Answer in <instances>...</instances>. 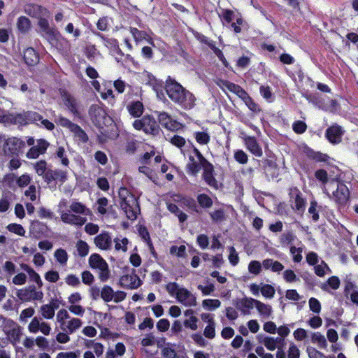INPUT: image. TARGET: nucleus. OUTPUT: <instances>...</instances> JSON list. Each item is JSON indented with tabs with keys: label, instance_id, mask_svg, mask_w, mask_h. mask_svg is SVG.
Segmentation results:
<instances>
[{
	"label": "nucleus",
	"instance_id": "60",
	"mask_svg": "<svg viewBox=\"0 0 358 358\" xmlns=\"http://www.w3.org/2000/svg\"><path fill=\"white\" fill-rule=\"evenodd\" d=\"M97 210L101 215H105L107 213L106 207L108 206V200L106 197L99 198L97 201Z\"/></svg>",
	"mask_w": 358,
	"mask_h": 358
},
{
	"label": "nucleus",
	"instance_id": "15",
	"mask_svg": "<svg viewBox=\"0 0 358 358\" xmlns=\"http://www.w3.org/2000/svg\"><path fill=\"white\" fill-rule=\"evenodd\" d=\"M67 180V172L62 169H50L47 171L44 181L50 184L53 181L64 183Z\"/></svg>",
	"mask_w": 358,
	"mask_h": 358
},
{
	"label": "nucleus",
	"instance_id": "8",
	"mask_svg": "<svg viewBox=\"0 0 358 358\" xmlns=\"http://www.w3.org/2000/svg\"><path fill=\"white\" fill-rule=\"evenodd\" d=\"M133 127L137 130H143L145 134L158 135L161 131L160 127L155 118L150 115H145L141 119L136 120Z\"/></svg>",
	"mask_w": 358,
	"mask_h": 358
},
{
	"label": "nucleus",
	"instance_id": "49",
	"mask_svg": "<svg viewBox=\"0 0 358 358\" xmlns=\"http://www.w3.org/2000/svg\"><path fill=\"white\" fill-rule=\"evenodd\" d=\"M6 229L9 231L14 233L18 236H24L25 234V232H26L24 229L23 228V227L21 224H16V223L9 224L6 227Z\"/></svg>",
	"mask_w": 358,
	"mask_h": 358
},
{
	"label": "nucleus",
	"instance_id": "27",
	"mask_svg": "<svg viewBox=\"0 0 358 358\" xmlns=\"http://www.w3.org/2000/svg\"><path fill=\"white\" fill-rule=\"evenodd\" d=\"M262 266L266 269H271L273 272L279 273L283 270L284 266L278 261L266 259L262 262Z\"/></svg>",
	"mask_w": 358,
	"mask_h": 358
},
{
	"label": "nucleus",
	"instance_id": "55",
	"mask_svg": "<svg viewBox=\"0 0 358 358\" xmlns=\"http://www.w3.org/2000/svg\"><path fill=\"white\" fill-rule=\"evenodd\" d=\"M57 157L61 159V164L64 166H68L69 160L67 158L65 150L63 147H59L56 152Z\"/></svg>",
	"mask_w": 358,
	"mask_h": 358
},
{
	"label": "nucleus",
	"instance_id": "3",
	"mask_svg": "<svg viewBox=\"0 0 358 358\" xmlns=\"http://www.w3.org/2000/svg\"><path fill=\"white\" fill-rule=\"evenodd\" d=\"M26 11L29 15L38 19V26L39 27V32L43 37L49 41L57 39L59 32L50 27L49 22L46 19L48 12L45 8L38 5H31L26 8Z\"/></svg>",
	"mask_w": 358,
	"mask_h": 358
},
{
	"label": "nucleus",
	"instance_id": "4",
	"mask_svg": "<svg viewBox=\"0 0 358 358\" xmlns=\"http://www.w3.org/2000/svg\"><path fill=\"white\" fill-rule=\"evenodd\" d=\"M120 207L127 217L131 220L137 218L140 208L136 197L125 187H120L118 192Z\"/></svg>",
	"mask_w": 358,
	"mask_h": 358
},
{
	"label": "nucleus",
	"instance_id": "31",
	"mask_svg": "<svg viewBox=\"0 0 358 358\" xmlns=\"http://www.w3.org/2000/svg\"><path fill=\"white\" fill-rule=\"evenodd\" d=\"M130 33L136 42L147 41L150 42V38L144 31H140L137 28L130 27Z\"/></svg>",
	"mask_w": 358,
	"mask_h": 358
},
{
	"label": "nucleus",
	"instance_id": "41",
	"mask_svg": "<svg viewBox=\"0 0 358 358\" xmlns=\"http://www.w3.org/2000/svg\"><path fill=\"white\" fill-rule=\"evenodd\" d=\"M202 306L209 310H215L221 306V302L218 299H208L202 301Z\"/></svg>",
	"mask_w": 358,
	"mask_h": 358
},
{
	"label": "nucleus",
	"instance_id": "11",
	"mask_svg": "<svg viewBox=\"0 0 358 358\" xmlns=\"http://www.w3.org/2000/svg\"><path fill=\"white\" fill-rule=\"evenodd\" d=\"M27 329L30 334H36L41 332L44 336H49L52 331L50 324L38 317H34L31 319Z\"/></svg>",
	"mask_w": 358,
	"mask_h": 358
},
{
	"label": "nucleus",
	"instance_id": "46",
	"mask_svg": "<svg viewBox=\"0 0 358 358\" xmlns=\"http://www.w3.org/2000/svg\"><path fill=\"white\" fill-rule=\"evenodd\" d=\"M194 137L200 145H207L210 139L209 134L205 131H196L194 133Z\"/></svg>",
	"mask_w": 358,
	"mask_h": 358
},
{
	"label": "nucleus",
	"instance_id": "61",
	"mask_svg": "<svg viewBox=\"0 0 358 358\" xmlns=\"http://www.w3.org/2000/svg\"><path fill=\"white\" fill-rule=\"evenodd\" d=\"M27 275L24 273L21 272L13 278L12 282L15 285H23L27 282Z\"/></svg>",
	"mask_w": 358,
	"mask_h": 358
},
{
	"label": "nucleus",
	"instance_id": "5",
	"mask_svg": "<svg viewBox=\"0 0 358 358\" xmlns=\"http://www.w3.org/2000/svg\"><path fill=\"white\" fill-rule=\"evenodd\" d=\"M0 323L9 342L13 345L18 344L22 335V327L13 320L2 315L0 316Z\"/></svg>",
	"mask_w": 358,
	"mask_h": 358
},
{
	"label": "nucleus",
	"instance_id": "16",
	"mask_svg": "<svg viewBox=\"0 0 358 358\" xmlns=\"http://www.w3.org/2000/svg\"><path fill=\"white\" fill-rule=\"evenodd\" d=\"M95 245L103 250H109L112 248V238L109 233L103 231L94 238Z\"/></svg>",
	"mask_w": 358,
	"mask_h": 358
},
{
	"label": "nucleus",
	"instance_id": "18",
	"mask_svg": "<svg viewBox=\"0 0 358 358\" xmlns=\"http://www.w3.org/2000/svg\"><path fill=\"white\" fill-rule=\"evenodd\" d=\"M335 201L340 203H345L350 196V192L348 187L343 183H339L337 186V189L333 193Z\"/></svg>",
	"mask_w": 358,
	"mask_h": 358
},
{
	"label": "nucleus",
	"instance_id": "13",
	"mask_svg": "<svg viewBox=\"0 0 358 358\" xmlns=\"http://www.w3.org/2000/svg\"><path fill=\"white\" fill-rule=\"evenodd\" d=\"M120 284L122 287L127 289H137L141 285V280L136 274L135 271L121 276Z\"/></svg>",
	"mask_w": 358,
	"mask_h": 358
},
{
	"label": "nucleus",
	"instance_id": "20",
	"mask_svg": "<svg viewBox=\"0 0 358 358\" xmlns=\"http://www.w3.org/2000/svg\"><path fill=\"white\" fill-rule=\"evenodd\" d=\"M82 324L80 319L71 317L65 322L62 323L60 328L63 331L72 334L81 327Z\"/></svg>",
	"mask_w": 358,
	"mask_h": 358
},
{
	"label": "nucleus",
	"instance_id": "30",
	"mask_svg": "<svg viewBox=\"0 0 358 358\" xmlns=\"http://www.w3.org/2000/svg\"><path fill=\"white\" fill-rule=\"evenodd\" d=\"M104 115L103 110L98 105H92L89 110V115L94 122H99Z\"/></svg>",
	"mask_w": 358,
	"mask_h": 358
},
{
	"label": "nucleus",
	"instance_id": "50",
	"mask_svg": "<svg viewBox=\"0 0 358 358\" xmlns=\"http://www.w3.org/2000/svg\"><path fill=\"white\" fill-rule=\"evenodd\" d=\"M31 181V177L29 174L24 173L17 178L16 185L17 187L22 188L27 186Z\"/></svg>",
	"mask_w": 358,
	"mask_h": 358
},
{
	"label": "nucleus",
	"instance_id": "57",
	"mask_svg": "<svg viewBox=\"0 0 358 358\" xmlns=\"http://www.w3.org/2000/svg\"><path fill=\"white\" fill-rule=\"evenodd\" d=\"M170 252L179 257H184L186 255V247L183 245L179 247L173 245L170 248Z\"/></svg>",
	"mask_w": 358,
	"mask_h": 358
},
{
	"label": "nucleus",
	"instance_id": "42",
	"mask_svg": "<svg viewBox=\"0 0 358 358\" xmlns=\"http://www.w3.org/2000/svg\"><path fill=\"white\" fill-rule=\"evenodd\" d=\"M314 270L315 274L320 277L324 276L326 271L329 273H331V270L324 261H321V263L318 265H315Z\"/></svg>",
	"mask_w": 358,
	"mask_h": 358
},
{
	"label": "nucleus",
	"instance_id": "12",
	"mask_svg": "<svg viewBox=\"0 0 358 358\" xmlns=\"http://www.w3.org/2000/svg\"><path fill=\"white\" fill-rule=\"evenodd\" d=\"M50 146L49 142L43 138L36 140V145L32 146L26 153V157L28 159H35L40 155H44L48 147Z\"/></svg>",
	"mask_w": 358,
	"mask_h": 358
},
{
	"label": "nucleus",
	"instance_id": "39",
	"mask_svg": "<svg viewBox=\"0 0 358 358\" xmlns=\"http://www.w3.org/2000/svg\"><path fill=\"white\" fill-rule=\"evenodd\" d=\"M55 122L61 127L69 129L70 131H71L76 125V124L72 122L70 120L62 115L57 116Z\"/></svg>",
	"mask_w": 358,
	"mask_h": 358
},
{
	"label": "nucleus",
	"instance_id": "6",
	"mask_svg": "<svg viewBox=\"0 0 358 358\" xmlns=\"http://www.w3.org/2000/svg\"><path fill=\"white\" fill-rule=\"evenodd\" d=\"M194 155L199 160L203 170V178L206 182L211 187L218 188V182L213 176L214 167L200 152L197 148L194 149Z\"/></svg>",
	"mask_w": 358,
	"mask_h": 358
},
{
	"label": "nucleus",
	"instance_id": "24",
	"mask_svg": "<svg viewBox=\"0 0 358 358\" xmlns=\"http://www.w3.org/2000/svg\"><path fill=\"white\" fill-rule=\"evenodd\" d=\"M62 100L67 108L73 114L78 115V103L75 97L68 93L62 94Z\"/></svg>",
	"mask_w": 358,
	"mask_h": 358
},
{
	"label": "nucleus",
	"instance_id": "47",
	"mask_svg": "<svg viewBox=\"0 0 358 358\" xmlns=\"http://www.w3.org/2000/svg\"><path fill=\"white\" fill-rule=\"evenodd\" d=\"M39 313L44 319L51 320L54 317L55 313L52 309L48 305L44 304L40 307Z\"/></svg>",
	"mask_w": 358,
	"mask_h": 358
},
{
	"label": "nucleus",
	"instance_id": "33",
	"mask_svg": "<svg viewBox=\"0 0 358 358\" xmlns=\"http://www.w3.org/2000/svg\"><path fill=\"white\" fill-rule=\"evenodd\" d=\"M101 298L105 302L112 301L114 299V291L113 288L108 285H104L101 290Z\"/></svg>",
	"mask_w": 358,
	"mask_h": 358
},
{
	"label": "nucleus",
	"instance_id": "43",
	"mask_svg": "<svg viewBox=\"0 0 358 358\" xmlns=\"http://www.w3.org/2000/svg\"><path fill=\"white\" fill-rule=\"evenodd\" d=\"M35 313V310L32 307H29L22 310L19 316V321L22 323L27 322L29 318L33 317Z\"/></svg>",
	"mask_w": 358,
	"mask_h": 358
},
{
	"label": "nucleus",
	"instance_id": "62",
	"mask_svg": "<svg viewBox=\"0 0 358 358\" xmlns=\"http://www.w3.org/2000/svg\"><path fill=\"white\" fill-rule=\"evenodd\" d=\"M309 308L315 313H320L321 311L320 302L315 298L311 297L308 301Z\"/></svg>",
	"mask_w": 358,
	"mask_h": 358
},
{
	"label": "nucleus",
	"instance_id": "56",
	"mask_svg": "<svg viewBox=\"0 0 358 358\" xmlns=\"http://www.w3.org/2000/svg\"><path fill=\"white\" fill-rule=\"evenodd\" d=\"M295 236L292 231H287L284 233L280 238V241L282 245H288L293 242Z\"/></svg>",
	"mask_w": 358,
	"mask_h": 358
},
{
	"label": "nucleus",
	"instance_id": "28",
	"mask_svg": "<svg viewBox=\"0 0 358 358\" xmlns=\"http://www.w3.org/2000/svg\"><path fill=\"white\" fill-rule=\"evenodd\" d=\"M255 307L257 308L260 315L264 318H268L272 314L273 310L271 306L259 300L256 299Z\"/></svg>",
	"mask_w": 358,
	"mask_h": 358
},
{
	"label": "nucleus",
	"instance_id": "25",
	"mask_svg": "<svg viewBox=\"0 0 358 358\" xmlns=\"http://www.w3.org/2000/svg\"><path fill=\"white\" fill-rule=\"evenodd\" d=\"M21 268L25 271L29 276L31 280L35 282L38 289H41L43 286V282L38 273H37L28 264H22L20 265Z\"/></svg>",
	"mask_w": 358,
	"mask_h": 358
},
{
	"label": "nucleus",
	"instance_id": "21",
	"mask_svg": "<svg viewBox=\"0 0 358 358\" xmlns=\"http://www.w3.org/2000/svg\"><path fill=\"white\" fill-rule=\"evenodd\" d=\"M126 109L133 117H139L144 111V106L141 101H131L126 106Z\"/></svg>",
	"mask_w": 358,
	"mask_h": 358
},
{
	"label": "nucleus",
	"instance_id": "35",
	"mask_svg": "<svg viewBox=\"0 0 358 358\" xmlns=\"http://www.w3.org/2000/svg\"><path fill=\"white\" fill-rule=\"evenodd\" d=\"M34 168L36 173L39 176H42L43 179L44 180L45 176L46 175L47 171L48 170L47 169V162L45 160H40L36 162L34 164Z\"/></svg>",
	"mask_w": 358,
	"mask_h": 358
},
{
	"label": "nucleus",
	"instance_id": "1",
	"mask_svg": "<svg viewBox=\"0 0 358 358\" xmlns=\"http://www.w3.org/2000/svg\"><path fill=\"white\" fill-rule=\"evenodd\" d=\"M67 204L66 199H62L58 204V212L60 214L61 220L65 224L80 227L87 222V216L92 215V211L86 205L77 200H72L70 202L69 210H62L66 208Z\"/></svg>",
	"mask_w": 358,
	"mask_h": 358
},
{
	"label": "nucleus",
	"instance_id": "59",
	"mask_svg": "<svg viewBox=\"0 0 358 358\" xmlns=\"http://www.w3.org/2000/svg\"><path fill=\"white\" fill-rule=\"evenodd\" d=\"M248 271L250 273L258 275L262 271V265L259 262L253 260L248 265Z\"/></svg>",
	"mask_w": 358,
	"mask_h": 358
},
{
	"label": "nucleus",
	"instance_id": "53",
	"mask_svg": "<svg viewBox=\"0 0 358 358\" xmlns=\"http://www.w3.org/2000/svg\"><path fill=\"white\" fill-rule=\"evenodd\" d=\"M71 132L73 133L75 136L78 138L81 141L84 143L87 141V135L79 125L76 124Z\"/></svg>",
	"mask_w": 358,
	"mask_h": 358
},
{
	"label": "nucleus",
	"instance_id": "10",
	"mask_svg": "<svg viewBox=\"0 0 358 358\" xmlns=\"http://www.w3.org/2000/svg\"><path fill=\"white\" fill-rule=\"evenodd\" d=\"M3 143V151L7 156L16 155L21 148L25 145L24 142L16 137L6 138L4 135H0V143Z\"/></svg>",
	"mask_w": 358,
	"mask_h": 358
},
{
	"label": "nucleus",
	"instance_id": "51",
	"mask_svg": "<svg viewBox=\"0 0 358 358\" xmlns=\"http://www.w3.org/2000/svg\"><path fill=\"white\" fill-rule=\"evenodd\" d=\"M197 200L200 206L203 208H210L213 205L212 199L205 194H199Z\"/></svg>",
	"mask_w": 358,
	"mask_h": 358
},
{
	"label": "nucleus",
	"instance_id": "9",
	"mask_svg": "<svg viewBox=\"0 0 358 358\" xmlns=\"http://www.w3.org/2000/svg\"><path fill=\"white\" fill-rule=\"evenodd\" d=\"M16 296L22 301L30 302L34 301H41L43 299V292L34 285H30L23 289H17Z\"/></svg>",
	"mask_w": 358,
	"mask_h": 358
},
{
	"label": "nucleus",
	"instance_id": "45",
	"mask_svg": "<svg viewBox=\"0 0 358 358\" xmlns=\"http://www.w3.org/2000/svg\"><path fill=\"white\" fill-rule=\"evenodd\" d=\"M17 26L20 31L25 33L30 29V21L26 17H20L17 20Z\"/></svg>",
	"mask_w": 358,
	"mask_h": 358
},
{
	"label": "nucleus",
	"instance_id": "29",
	"mask_svg": "<svg viewBox=\"0 0 358 358\" xmlns=\"http://www.w3.org/2000/svg\"><path fill=\"white\" fill-rule=\"evenodd\" d=\"M311 342L316 344L320 348H326L327 342L326 338L320 332H314L311 335Z\"/></svg>",
	"mask_w": 358,
	"mask_h": 358
},
{
	"label": "nucleus",
	"instance_id": "37",
	"mask_svg": "<svg viewBox=\"0 0 358 358\" xmlns=\"http://www.w3.org/2000/svg\"><path fill=\"white\" fill-rule=\"evenodd\" d=\"M54 256L61 265L64 266L66 264L69 256L65 250L62 248L57 249L55 250Z\"/></svg>",
	"mask_w": 358,
	"mask_h": 358
},
{
	"label": "nucleus",
	"instance_id": "58",
	"mask_svg": "<svg viewBox=\"0 0 358 358\" xmlns=\"http://www.w3.org/2000/svg\"><path fill=\"white\" fill-rule=\"evenodd\" d=\"M86 346L88 348L92 346L97 357L101 356L103 353V345L100 343H94L93 341H90L89 343L86 344Z\"/></svg>",
	"mask_w": 358,
	"mask_h": 358
},
{
	"label": "nucleus",
	"instance_id": "44",
	"mask_svg": "<svg viewBox=\"0 0 358 358\" xmlns=\"http://www.w3.org/2000/svg\"><path fill=\"white\" fill-rule=\"evenodd\" d=\"M340 284H341L340 280H339V278L337 276H331V277H330L328 279V280L327 282V284H323L321 286V288L323 290L327 291V286H329L333 289L336 290V289H338L339 288Z\"/></svg>",
	"mask_w": 358,
	"mask_h": 358
},
{
	"label": "nucleus",
	"instance_id": "7",
	"mask_svg": "<svg viewBox=\"0 0 358 358\" xmlns=\"http://www.w3.org/2000/svg\"><path fill=\"white\" fill-rule=\"evenodd\" d=\"M89 265L92 269L98 270L99 280L102 282H106L110 275L108 268V264L101 256L97 253H94L89 257Z\"/></svg>",
	"mask_w": 358,
	"mask_h": 358
},
{
	"label": "nucleus",
	"instance_id": "38",
	"mask_svg": "<svg viewBox=\"0 0 358 358\" xmlns=\"http://www.w3.org/2000/svg\"><path fill=\"white\" fill-rule=\"evenodd\" d=\"M216 84L222 90L227 89L229 91L234 93L239 85L230 83L227 80L218 79L215 81Z\"/></svg>",
	"mask_w": 358,
	"mask_h": 358
},
{
	"label": "nucleus",
	"instance_id": "48",
	"mask_svg": "<svg viewBox=\"0 0 358 358\" xmlns=\"http://www.w3.org/2000/svg\"><path fill=\"white\" fill-rule=\"evenodd\" d=\"M274 287L268 284H263L261 285V293L262 294L268 299H272L275 295Z\"/></svg>",
	"mask_w": 358,
	"mask_h": 358
},
{
	"label": "nucleus",
	"instance_id": "17",
	"mask_svg": "<svg viewBox=\"0 0 358 358\" xmlns=\"http://www.w3.org/2000/svg\"><path fill=\"white\" fill-rule=\"evenodd\" d=\"M157 114L159 122L167 129L175 131L179 129L180 124L177 121L173 120L167 113L157 112Z\"/></svg>",
	"mask_w": 358,
	"mask_h": 358
},
{
	"label": "nucleus",
	"instance_id": "14",
	"mask_svg": "<svg viewBox=\"0 0 358 358\" xmlns=\"http://www.w3.org/2000/svg\"><path fill=\"white\" fill-rule=\"evenodd\" d=\"M176 299L186 307H192L196 305V297L185 287H182L177 294Z\"/></svg>",
	"mask_w": 358,
	"mask_h": 358
},
{
	"label": "nucleus",
	"instance_id": "54",
	"mask_svg": "<svg viewBox=\"0 0 358 358\" xmlns=\"http://www.w3.org/2000/svg\"><path fill=\"white\" fill-rule=\"evenodd\" d=\"M259 92L261 95L268 101L271 102L273 100V94L268 86H261Z\"/></svg>",
	"mask_w": 358,
	"mask_h": 358
},
{
	"label": "nucleus",
	"instance_id": "40",
	"mask_svg": "<svg viewBox=\"0 0 358 358\" xmlns=\"http://www.w3.org/2000/svg\"><path fill=\"white\" fill-rule=\"evenodd\" d=\"M172 145L182 150V148L185 145L186 141L185 139L177 134H174L172 136H170L169 138H166Z\"/></svg>",
	"mask_w": 358,
	"mask_h": 358
},
{
	"label": "nucleus",
	"instance_id": "26",
	"mask_svg": "<svg viewBox=\"0 0 358 358\" xmlns=\"http://www.w3.org/2000/svg\"><path fill=\"white\" fill-rule=\"evenodd\" d=\"M24 59L28 66H34L39 62V56L32 48H27L24 52Z\"/></svg>",
	"mask_w": 358,
	"mask_h": 358
},
{
	"label": "nucleus",
	"instance_id": "23",
	"mask_svg": "<svg viewBox=\"0 0 358 358\" xmlns=\"http://www.w3.org/2000/svg\"><path fill=\"white\" fill-rule=\"evenodd\" d=\"M244 141L247 149L253 155L256 157H261L262 155V150L255 137L245 136Z\"/></svg>",
	"mask_w": 358,
	"mask_h": 358
},
{
	"label": "nucleus",
	"instance_id": "63",
	"mask_svg": "<svg viewBox=\"0 0 358 358\" xmlns=\"http://www.w3.org/2000/svg\"><path fill=\"white\" fill-rule=\"evenodd\" d=\"M202 168L201 164L199 163V160L197 159V161L189 162L187 164L188 171L192 175H196L201 169Z\"/></svg>",
	"mask_w": 358,
	"mask_h": 358
},
{
	"label": "nucleus",
	"instance_id": "34",
	"mask_svg": "<svg viewBox=\"0 0 358 358\" xmlns=\"http://www.w3.org/2000/svg\"><path fill=\"white\" fill-rule=\"evenodd\" d=\"M76 247L78 255L80 257H86L89 254L90 246L85 241L83 240L78 241Z\"/></svg>",
	"mask_w": 358,
	"mask_h": 358
},
{
	"label": "nucleus",
	"instance_id": "36",
	"mask_svg": "<svg viewBox=\"0 0 358 358\" xmlns=\"http://www.w3.org/2000/svg\"><path fill=\"white\" fill-rule=\"evenodd\" d=\"M115 249L117 251L126 252L127 250V245L129 241L127 238H122V236L116 237L114 239Z\"/></svg>",
	"mask_w": 358,
	"mask_h": 358
},
{
	"label": "nucleus",
	"instance_id": "19",
	"mask_svg": "<svg viewBox=\"0 0 358 358\" xmlns=\"http://www.w3.org/2000/svg\"><path fill=\"white\" fill-rule=\"evenodd\" d=\"M343 131L341 127L338 125H333L328 128L326 131V136L332 143H338L341 141Z\"/></svg>",
	"mask_w": 358,
	"mask_h": 358
},
{
	"label": "nucleus",
	"instance_id": "64",
	"mask_svg": "<svg viewBox=\"0 0 358 358\" xmlns=\"http://www.w3.org/2000/svg\"><path fill=\"white\" fill-rule=\"evenodd\" d=\"M292 128L294 132L301 134L306 131L307 129V125L304 122L298 120L294 122Z\"/></svg>",
	"mask_w": 358,
	"mask_h": 358
},
{
	"label": "nucleus",
	"instance_id": "52",
	"mask_svg": "<svg viewBox=\"0 0 358 358\" xmlns=\"http://www.w3.org/2000/svg\"><path fill=\"white\" fill-rule=\"evenodd\" d=\"M182 287L175 282H169L166 285V289L167 292L172 296H177V294L180 292Z\"/></svg>",
	"mask_w": 358,
	"mask_h": 358
},
{
	"label": "nucleus",
	"instance_id": "2",
	"mask_svg": "<svg viewBox=\"0 0 358 358\" xmlns=\"http://www.w3.org/2000/svg\"><path fill=\"white\" fill-rule=\"evenodd\" d=\"M165 89L170 99L182 108L188 110L194 106V95L170 76L166 80Z\"/></svg>",
	"mask_w": 358,
	"mask_h": 358
},
{
	"label": "nucleus",
	"instance_id": "22",
	"mask_svg": "<svg viewBox=\"0 0 358 358\" xmlns=\"http://www.w3.org/2000/svg\"><path fill=\"white\" fill-rule=\"evenodd\" d=\"M256 299L244 298L236 301L235 306L243 315L250 314V310L255 307Z\"/></svg>",
	"mask_w": 358,
	"mask_h": 358
},
{
	"label": "nucleus",
	"instance_id": "32",
	"mask_svg": "<svg viewBox=\"0 0 358 358\" xmlns=\"http://www.w3.org/2000/svg\"><path fill=\"white\" fill-rule=\"evenodd\" d=\"M167 208L171 213L178 217L180 222H184L187 220V215L180 210L176 204L167 203Z\"/></svg>",
	"mask_w": 358,
	"mask_h": 358
}]
</instances>
